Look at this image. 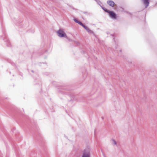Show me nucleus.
<instances>
[{"label": "nucleus", "instance_id": "f257e3e1", "mask_svg": "<svg viewBox=\"0 0 157 157\" xmlns=\"http://www.w3.org/2000/svg\"><path fill=\"white\" fill-rule=\"evenodd\" d=\"M57 35L59 36L60 37H64L67 38V35L66 33L61 29H59L57 32Z\"/></svg>", "mask_w": 157, "mask_h": 157}, {"label": "nucleus", "instance_id": "f03ea898", "mask_svg": "<svg viewBox=\"0 0 157 157\" xmlns=\"http://www.w3.org/2000/svg\"><path fill=\"white\" fill-rule=\"evenodd\" d=\"M108 13H109V16L111 18L115 19H117V14L113 11H110L108 12Z\"/></svg>", "mask_w": 157, "mask_h": 157}, {"label": "nucleus", "instance_id": "7ed1b4c3", "mask_svg": "<svg viewBox=\"0 0 157 157\" xmlns=\"http://www.w3.org/2000/svg\"><path fill=\"white\" fill-rule=\"evenodd\" d=\"M82 157H90V151H86L85 150L83 152Z\"/></svg>", "mask_w": 157, "mask_h": 157}, {"label": "nucleus", "instance_id": "20e7f679", "mask_svg": "<svg viewBox=\"0 0 157 157\" xmlns=\"http://www.w3.org/2000/svg\"><path fill=\"white\" fill-rule=\"evenodd\" d=\"M142 1L145 8H146L149 5V0H142Z\"/></svg>", "mask_w": 157, "mask_h": 157}, {"label": "nucleus", "instance_id": "39448f33", "mask_svg": "<svg viewBox=\"0 0 157 157\" xmlns=\"http://www.w3.org/2000/svg\"><path fill=\"white\" fill-rule=\"evenodd\" d=\"M66 89L63 88H60V90H59L58 91L59 92L62 93L64 94H67V93L66 91Z\"/></svg>", "mask_w": 157, "mask_h": 157}, {"label": "nucleus", "instance_id": "423d86ee", "mask_svg": "<svg viewBox=\"0 0 157 157\" xmlns=\"http://www.w3.org/2000/svg\"><path fill=\"white\" fill-rule=\"evenodd\" d=\"M107 3L110 6L113 7L115 4L114 2L112 0H108Z\"/></svg>", "mask_w": 157, "mask_h": 157}, {"label": "nucleus", "instance_id": "0eeeda50", "mask_svg": "<svg viewBox=\"0 0 157 157\" xmlns=\"http://www.w3.org/2000/svg\"><path fill=\"white\" fill-rule=\"evenodd\" d=\"M84 28L86 30V31L90 34H94L93 32L91 30H90L89 28L85 26Z\"/></svg>", "mask_w": 157, "mask_h": 157}, {"label": "nucleus", "instance_id": "6e6552de", "mask_svg": "<svg viewBox=\"0 0 157 157\" xmlns=\"http://www.w3.org/2000/svg\"><path fill=\"white\" fill-rule=\"evenodd\" d=\"M4 36L5 37V38L4 39V40L7 43V45L9 47H10V43H9V40H8V38L6 37V36L4 35Z\"/></svg>", "mask_w": 157, "mask_h": 157}, {"label": "nucleus", "instance_id": "1a4fd4ad", "mask_svg": "<svg viewBox=\"0 0 157 157\" xmlns=\"http://www.w3.org/2000/svg\"><path fill=\"white\" fill-rule=\"evenodd\" d=\"M101 7L105 12L107 13H108V12H109L110 11L109 10H108L106 8H105L102 6H101Z\"/></svg>", "mask_w": 157, "mask_h": 157}, {"label": "nucleus", "instance_id": "9d476101", "mask_svg": "<svg viewBox=\"0 0 157 157\" xmlns=\"http://www.w3.org/2000/svg\"><path fill=\"white\" fill-rule=\"evenodd\" d=\"M117 52L118 53V55L119 56H121V50H119V52H118V50H116L115 51V52Z\"/></svg>", "mask_w": 157, "mask_h": 157}, {"label": "nucleus", "instance_id": "9b49d317", "mask_svg": "<svg viewBox=\"0 0 157 157\" xmlns=\"http://www.w3.org/2000/svg\"><path fill=\"white\" fill-rule=\"evenodd\" d=\"M40 64H41V65H40V66L43 67L45 68L47 66V65L46 63H40Z\"/></svg>", "mask_w": 157, "mask_h": 157}, {"label": "nucleus", "instance_id": "f8f14e48", "mask_svg": "<svg viewBox=\"0 0 157 157\" xmlns=\"http://www.w3.org/2000/svg\"><path fill=\"white\" fill-rule=\"evenodd\" d=\"M78 24H79L80 25L82 26L83 28L85 26L84 25L82 22L80 21H79Z\"/></svg>", "mask_w": 157, "mask_h": 157}, {"label": "nucleus", "instance_id": "ddd939ff", "mask_svg": "<svg viewBox=\"0 0 157 157\" xmlns=\"http://www.w3.org/2000/svg\"><path fill=\"white\" fill-rule=\"evenodd\" d=\"M78 24H79L80 25L82 26L83 28L85 26L84 25L82 22L80 21H79Z\"/></svg>", "mask_w": 157, "mask_h": 157}, {"label": "nucleus", "instance_id": "4468645a", "mask_svg": "<svg viewBox=\"0 0 157 157\" xmlns=\"http://www.w3.org/2000/svg\"><path fill=\"white\" fill-rule=\"evenodd\" d=\"M74 95H72L70 96V97L71 98V100L74 101L76 99L75 98H74Z\"/></svg>", "mask_w": 157, "mask_h": 157}, {"label": "nucleus", "instance_id": "2eb2a0df", "mask_svg": "<svg viewBox=\"0 0 157 157\" xmlns=\"http://www.w3.org/2000/svg\"><path fill=\"white\" fill-rule=\"evenodd\" d=\"M112 141L113 144V145H116L117 144L115 140H114L113 139H112Z\"/></svg>", "mask_w": 157, "mask_h": 157}, {"label": "nucleus", "instance_id": "dca6fc26", "mask_svg": "<svg viewBox=\"0 0 157 157\" xmlns=\"http://www.w3.org/2000/svg\"><path fill=\"white\" fill-rule=\"evenodd\" d=\"M83 77L84 78H85L86 77L87 75V73L86 72L84 73H83Z\"/></svg>", "mask_w": 157, "mask_h": 157}, {"label": "nucleus", "instance_id": "f3484780", "mask_svg": "<svg viewBox=\"0 0 157 157\" xmlns=\"http://www.w3.org/2000/svg\"><path fill=\"white\" fill-rule=\"evenodd\" d=\"M74 21L76 23H78V22L79 21L78 20L76 19V18H74Z\"/></svg>", "mask_w": 157, "mask_h": 157}, {"label": "nucleus", "instance_id": "a211bd4d", "mask_svg": "<svg viewBox=\"0 0 157 157\" xmlns=\"http://www.w3.org/2000/svg\"><path fill=\"white\" fill-rule=\"evenodd\" d=\"M100 6H101V1H100V0H99V2H98L97 3Z\"/></svg>", "mask_w": 157, "mask_h": 157}, {"label": "nucleus", "instance_id": "6ab92c4d", "mask_svg": "<svg viewBox=\"0 0 157 157\" xmlns=\"http://www.w3.org/2000/svg\"><path fill=\"white\" fill-rule=\"evenodd\" d=\"M11 64H12V65H15V63H11Z\"/></svg>", "mask_w": 157, "mask_h": 157}, {"label": "nucleus", "instance_id": "aec40b11", "mask_svg": "<svg viewBox=\"0 0 157 157\" xmlns=\"http://www.w3.org/2000/svg\"><path fill=\"white\" fill-rule=\"evenodd\" d=\"M103 157H107L105 155V154L104 153H103Z\"/></svg>", "mask_w": 157, "mask_h": 157}, {"label": "nucleus", "instance_id": "412c9836", "mask_svg": "<svg viewBox=\"0 0 157 157\" xmlns=\"http://www.w3.org/2000/svg\"><path fill=\"white\" fill-rule=\"evenodd\" d=\"M111 36L113 37L114 36V34H111Z\"/></svg>", "mask_w": 157, "mask_h": 157}, {"label": "nucleus", "instance_id": "4be33fe9", "mask_svg": "<svg viewBox=\"0 0 157 157\" xmlns=\"http://www.w3.org/2000/svg\"><path fill=\"white\" fill-rule=\"evenodd\" d=\"M155 6H157V2H156V3H155Z\"/></svg>", "mask_w": 157, "mask_h": 157}, {"label": "nucleus", "instance_id": "5701e85b", "mask_svg": "<svg viewBox=\"0 0 157 157\" xmlns=\"http://www.w3.org/2000/svg\"><path fill=\"white\" fill-rule=\"evenodd\" d=\"M31 71L32 72L34 73V71L33 70H32Z\"/></svg>", "mask_w": 157, "mask_h": 157}, {"label": "nucleus", "instance_id": "b1692460", "mask_svg": "<svg viewBox=\"0 0 157 157\" xmlns=\"http://www.w3.org/2000/svg\"><path fill=\"white\" fill-rule=\"evenodd\" d=\"M1 157H2L1 155Z\"/></svg>", "mask_w": 157, "mask_h": 157}]
</instances>
